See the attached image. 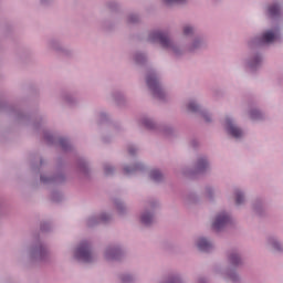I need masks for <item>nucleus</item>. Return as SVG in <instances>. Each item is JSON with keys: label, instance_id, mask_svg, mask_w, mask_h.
Returning <instances> with one entry per match:
<instances>
[{"label": "nucleus", "instance_id": "f257e3e1", "mask_svg": "<svg viewBox=\"0 0 283 283\" xmlns=\"http://www.w3.org/2000/svg\"><path fill=\"white\" fill-rule=\"evenodd\" d=\"M75 256L77 260H82V262H92V252H90V244L87 242H83L76 250Z\"/></svg>", "mask_w": 283, "mask_h": 283}, {"label": "nucleus", "instance_id": "f03ea898", "mask_svg": "<svg viewBox=\"0 0 283 283\" xmlns=\"http://www.w3.org/2000/svg\"><path fill=\"white\" fill-rule=\"evenodd\" d=\"M146 83L151 90L154 96H157V98H163V88L160 87V84H158V80L154 75H148Z\"/></svg>", "mask_w": 283, "mask_h": 283}, {"label": "nucleus", "instance_id": "7ed1b4c3", "mask_svg": "<svg viewBox=\"0 0 283 283\" xmlns=\"http://www.w3.org/2000/svg\"><path fill=\"white\" fill-rule=\"evenodd\" d=\"M150 41H158L163 48H169L171 45V41L167 36V34L157 31L150 34Z\"/></svg>", "mask_w": 283, "mask_h": 283}, {"label": "nucleus", "instance_id": "20e7f679", "mask_svg": "<svg viewBox=\"0 0 283 283\" xmlns=\"http://www.w3.org/2000/svg\"><path fill=\"white\" fill-rule=\"evenodd\" d=\"M229 222V217L227 213H221L217 216L214 222L212 223V229L214 231H220V229H223V227Z\"/></svg>", "mask_w": 283, "mask_h": 283}, {"label": "nucleus", "instance_id": "39448f33", "mask_svg": "<svg viewBox=\"0 0 283 283\" xmlns=\"http://www.w3.org/2000/svg\"><path fill=\"white\" fill-rule=\"evenodd\" d=\"M226 125H227L228 134H230L234 138H240V136H242V129L233 126V122H231V119H227Z\"/></svg>", "mask_w": 283, "mask_h": 283}, {"label": "nucleus", "instance_id": "423d86ee", "mask_svg": "<svg viewBox=\"0 0 283 283\" xmlns=\"http://www.w3.org/2000/svg\"><path fill=\"white\" fill-rule=\"evenodd\" d=\"M275 39H277V33H275L273 31H268V32L263 33V35H262L263 43H273V41H275Z\"/></svg>", "mask_w": 283, "mask_h": 283}, {"label": "nucleus", "instance_id": "0eeeda50", "mask_svg": "<svg viewBox=\"0 0 283 283\" xmlns=\"http://www.w3.org/2000/svg\"><path fill=\"white\" fill-rule=\"evenodd\" d=\"M197 247L199 251H211V243L207 239H199Z\"/></svg>", "mask_w": 283, "mask_h": 283}, {"label": "nucleus", "instance_id": "6e6552de", "mask_svg": "<svg viewBox=\"0 0 283 283\" xmlns=\"http://www.w3.org/2000/svg\"><path fill=\"white\" fill-rule=\"evenodd\" d=\"M269 14L270 17H277V14H280V7L277 4L269 7Z\"/></svg>", "mask_w": 283, "mask_h": 283}, {"label": "nucleus", "instance_id": "1a4fd4ad", "mask_svg": "<svg viewBox=\"0 0 283 283\" xmlns=\"http://www.w3.org/2000/svg\"><path fill=\"white\" fill-rule=\"evenodd\" d=\"M153 220H154V218L149 213H146V214L142 216L143 224H151Z\"/></svg>", "mask_w": 283, "mask_h": 283}, {"label": "nucleus", "instance_id": "9d476101", "mask_svg": "<svg viewBox=\"0 0 283 283\" xmlns=\"http://www.w3.org/2000/svg\"><path fill=\"white\" fill-rule=\"evenodd\" d=\"M150 177L153 180H160V178H163V175L158 170H153L150 172Z\"/></svg>", "mask_w": 283, "mask_h": 283}, {"label": "nucleus", "instance_id": "9b49d317", "mask_svg": "<svg viewBox=\"0 0 283 283\" xmlns=\"http://www.w3.org/2000/svg\"><path fill=\"white\" fill-rule=\"evenodd\" d=\"M235 202H237V205H242V202H244V196L241 195L240 191L235 192Z\"/></svg>", "mask_w": 283, "mask_h": 283}, {"label": "nucleus", "instance_id": "f8f14e48", "mask_svg": "<svg viewBox=\"0 0 283 283\" xmlns=\"http://www.w3.org/2000/svg\"><path fill=\"white\" fill-rule=\"evenodd\" d=\"M116 253H118V250H107L106 258H112L113 260H116Z\"/></svg>", "mask_w": 283, "mask_h": 283}, {"label": "nucleus", "instance_id": "ddd939ff", "mask_svg": "<svg viewBox=\"0 0 283 283\" xmlns=\"http://www.w3.org/2000/svg\"><path fill=\"white\" fill-rule=\"evenodd\" d=\"M231 264H240V256L238 254L230 255Z\"/></svg>", "mask_w": 283, "mask_h": 283}, {"label": "nucleus", "instance_id": "4468645a", "mask_svg": "<svg viewBox=\"0 0 283 283\" xmlns=\"http://www.w3.org/2000/svg\"><path fill=\"white\" fill-rule=\"evenodd\" d=\"M188 109L190 112H198V104L191 102L189 105H188Z\"/></svg>", "mask_w": 283, "mask_h": 283}, {"label": "nucleus", "instance_id": "2eb2a0df", "mask_svg": "<svg viewBox=\"0 0 283 283\" xmlns=\"http://www.w3.org/2000/svg\"><path fill=\"white\" fill-rule=\"evenodd\" d=\"M198 167H199V169H205V167H207V160L206 159H200L198 161Z\"/></svg>", "mask_w": 283, "mask_h": 283}, {"label": "nucleus", "instance_id": "dca6fc26", "mask_svg": "<svg viewBox=\"0 0 283 283\" xmlns=\"http://www.w3.org/2000/svg\"><path fill=\"white\" fill-rule=\"evenodd\" d=\"M191 32H193V28H191V27L184 28V34L189 35V34H191Z\"/></svg>", "mask_w": 283, "mask_h": 283}, {"label": "nucleus", "instance_id": "f3484780", "mask_svg": "<svg viewBox=\"0 0 283 283\" xmlns=\"http://www.w3.org/2000/svg\"><path fill=\"white\" fill-rule=\"evenodd\" d=\"M166 3H185V0H165Z\"/></svg>", "mask_w": 283, "mask_h": 283}, {"label": "nucleus", "instance_id": "a211bd4d", "mask_svg": "<svg viewBox=\"0 0 283 283\" xmlns=\"http://www.w3.org/2000/svg\"><path fill=\"white\" fill-rule=\"evenodd\" d=\"M258 116H260V112L254 111V112L252 113V118H258Z\"/></svg>", "mask_w": 283, "mask_h": 283}, {"label": "nucleus", "instance_id": "6ab92c4d", "mask_svg": "<svg viewBox=\"0 0 283 283\" xmlns=\"http://www.w3.org/2000/svg\"><path fill=\"white\" fill-rule=\"evenodd\" d=\"M273 247H274V249H276V251H280V243L274 242V243H273Z\"/></svg>", "mask_w": 283, "mask_h": 283}, {"label": "nucleus", "instance_id": "aec40b11", "mask_svg": "<svg viewBox=\"0 0 283 283\" xmlns=\"http://www.w3.org/2000/svg\"><path fill=\"white\" fill-rule=\"evenodd\" d=\"M124 171H125L126 174H130V171H133V169L129 168V167H126V168L124 169Z\"/></svg>", "mask_w": 283, "mask_h": 283}, {"label": "nucleus", "instance_id": "412c9836", "mask_svg": "<svg viewBox=\"0 0 283 283\" xmlns=\"http://www.w3.org/2000/svg\"><path fill=\"white\" fill-rule=\"evenodd\" d=\"M128 154H130V156H134V150L132 148H129Z\"/></svg>", "mask_w": 283, "mask_h": 283}]
</instances>
